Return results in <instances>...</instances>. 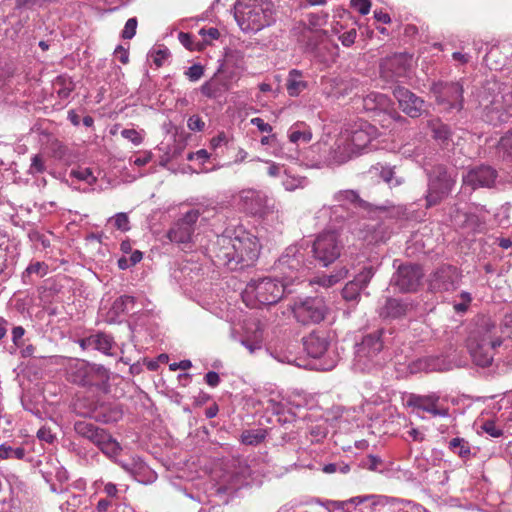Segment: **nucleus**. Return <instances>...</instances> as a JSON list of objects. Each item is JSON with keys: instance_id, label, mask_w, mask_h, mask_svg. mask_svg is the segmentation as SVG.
<instances>
[{"instance_id": "29", "label": "nucleus", "mask_w": 512, "mask_h": 512, "mask_svg": "<svg viewBox=\"0 0 512 512\" xmlns=\"http://www.w3.org/2000/svg\"><path fill=\"white\" fill-rule=\"evenodd\" d=\"M428 128L432 132L433 138L442 143L447 145L450 137H451V131L449 127L442 123L439 119H431L427 122Z\"/></svg>"}, {"instance_id": "53", "label": "nucleus", "mask_w": 512, "mask_h": 512, "mask_svg": "<svg viewBox=\"0 0 512 512\" xmlns=\"http://www.w3.org/2000/svg\"><path fill=\"white\" fill-rule=\"evenodd\" d=\"M199 33L203 36L206 43H210L212 40H216L220 36L218 29L214 27H210L208 29L202 28Z\"/></svg>"}, {"instance_id": "15", "label": "nucleus", "mask_w": 512, "mask_h": 512, "mask_svg": "<svg viewBox=\"0 0 512 512\" xmlns=\"http://www.w3.org/2000/svg\"><path fill=\"white\" fill-rule=\"evenodd\" d=\"M393 95L397 99L400 108L412 118L419 117L423 112L424 100L416 96L407 88L396 86Z\"/></svg>"}, {"instance_id": "7", "label": "nucleus", "mask_w": 512, "mask_h": 512, "mask_svg": "<svg viewBox=\"0 0 512 512\" xmlns=\"http://www.w3.org/2000/svg\"><path fill=\"white\" fill-rule=\"evenodd\" d=\"M341 249L338 234L335 231H325L316 237L309 251L316 260L327 267L340 256Z\"/></svg>"}, {"instance_id": "26", "label": "nucleus", "mask_w": 512, "mask_h": 512, "mask_svg": "<svg viewBox=\"0 0 512 512\" xmlns=\"http://www.w3.org/2000/svg\"><path fill=\"white\" fill-rule=\"evenodd\" d=\"M348 226L351 232L359 239L367 241L368 243L376 241V238L373 235L374 227L368 222V220L362 219L356 223L353 219H348Z\"/></svg>"}, {"instance_id": "38", "label": "nucleus", "mask_w": 512, "mask_h": 512, "mask_svg": "<svg viewBox=\"0 0 512 512\" xmlns=\"http://www.w3.org/2000/svg\"><path fill=\"white\" fill-rule=\"evenodd\" d=\"M94 366V369H101L103 371V377H102V373H94L93 376H92V382L89 384V386H96L100 389H106V387L108 386V383H109V380H110V375H109V371L103 367V366H100V365H93Z\"/></svg>"}, {"instance_id": "33", "label": "nucleus", "mask_w": 512, "mask_h": 512, "mask_svg": "<svg viewBox=\"0 0 512 512\" xmlns=\"http://www.w3.org/2000/svg\"><path fill=\"white\" fill-rule=\"evenodd\" d=\"M334 200L339 203V205L335 207L336 210L339 208L343 209L346 205L349 204L358 206L362 202L359 198V195L354 190L338 191L334 195Z\"/></svg>"}, {"instance_id": "3", "label": "nucleus", "mask_w": 512, "mask_h": 512, "mask_svg": "<svg viewBox=\"0 0 512 512\" xmlns=\"http://www.w3.org/2000/svg\"><path fill=\"white\" fill-rule=\"evenodd\" d=\"M289 285L281 281L264 277L252 279L242 292V299L246 306L255 308L258 305H273L282 299L285 293H290Z\"/></svg>"}, {"instance_id": "61", "label": "nucleus", "mask_w": 512, "mask_h": 512, "mask_svg": "<svg viewBox=\"0 0 512 512\" xmlns=\"http://www.w3.org/2000/svg\"><path fill=\"white\" fill-rule=\"evenodd\" d=\"M25 334V329L22 326H16L12 329V341L17 346L20 347L22 345V337Z\"/></svg>"}, {"instance_id": "1", "label": "nucleus", "mask_w": 512, "mask_h": 512, "mask_svg": "<svg viewBox=\"0 0 512 512\" xmlns=\"http://www.w3.org/2000/svg\"><path fill=\"white\" fill-rule=\"evenodd\" d=\"M260 244L253 235L242 232L234 237L217 236L213 245L215 262L230 270L242 269L252 265L259 256Z\"/></svg>"}, {"instance_id": "37", "label": "nucleus", "mask_w": 512, "mask_h": 512, "mask_svg": "<svg viewBox=\"0 0 512 512\" xmlns=\"http://www.w3.org/2000/svg\"><path fill=\"white\" fill-rule=\"evenodd\" d=\"M449 448L462 458H466L470 455V446L463 438H453L449 442Z\"/></svg>"}, {"instance_id": "11", "label": "nucleus", "mask_w": 512, "mask_h": 512, "mask_svg": "<svg viewBox=\"0 0 512 512\" xmlns=\"http://www.w3.org/2000/svg\"><path fill=\"white\" fill-rule=\"evenodd\" d=\"M341 133L348 138L349 143L358 154L378 135L377 128L367 121H358L345 128Z\"/></svg>"}, {"instance_id": "12", "label": "nucleus", "mask_w": 512, "mask_h": 512, "mask_svg": "<svg viewBox=\"0 0 512 512\" xmlns=\"http://www.w3.org/2000/svg\"><path fill=\"white\" fill-rule=\"evenodd\" d=\"M429 288L433 292H448L457 288L459 274L457 268L451 265L438 267L429 277Z\"/></svg>"}, {"instance_id": "23", "label": "nucleus", "mask_w": 512, "mask_h": 512, "mask_svg": "<svg viewBox=\"0 0 512 512\" xmlns=\"http://www.w3.org/2000/svg\"><path fill=\"white\" fill-rule=\"evenodd\" d=\"M95 444L105 455L112 458L119 454L121 446L110 434L104 429L100 428L95 440L92 442Z\"/></svg>"}, {"instance_id": "2", "label": "nucleus", "mask_w": 512, "mask_h": 512, "mask_svg": "<svg viewBox=\"0 0 512 512\" xmlns=\"http://www.w3.org/2000/svg\"><path fill=\"white\" fill-rule=\"evenodd\" d=\"M496 323L489 317H478L467 338V348L474 363L481 367L489 366L494 350L500 346L501 336Z\"/></svg>"}, {"instance_id": "27", "label": "nucleus", "mask_w": 512, "mask_h": 512, "mask_svg": "<svg viewBox=\"0 0 512 512\" xmlns=\"http://www.w3.org/2000/svg\"><path fill=\"white\" fill-rule=\"evenodd\" d=\"M288 138L294 144H307L312 140V131L303 122L293 124L288 130Z\"/></svg>"}, {"instance_id": "36", "label": "nucleus", "mask_w": 512, "mask_h": 512, "mask_svg": "<svg viewBox=\"0 0 512 512\" xmlns=\"http://www.w3.org/2000/svg\"><path fill=\"white\" fill-rule=\"evenodd\" d=\"M26 456V450L23 447H13L7 443L0 445V458L22 460Z\"/></svg>"}, {"instance_id": "6", "label": "nucleus", "mask_w": 512, "mask_h": 512, "mask_svg": "<svg viewBox=\"0 0 512 512\" xmlns=\"http://www.w3.org/2000/svg\"><path fill=\"white\" fill-rule=\"evenodd\" d=\"M457 173L454 169L436 166L428 173V190L426 205L432 207L441 203L451 193L456 183Z\"/></svg>"}, {"instance_id": "5", "label": "nucleus", "mask_w": 512, "mask_h": 512, "mask_svg": "<svg viewBox=\"0 0 512 512\" xmlns=\"http://www.w3.org/2000/svg\"><path fill=\"white\" fill-rule=\"evenodd\" d=\"M235 19L244 32H257L274 22V6L268 1L238 3Z\"/></svg>"}, {"instance_id": "21", "label": "nucleus", "mask_w": 512, "mask_h": 512, "mask_svg": "<svg viewBox=\"0 0 512 512\" xmlns=\"http://www.w3.org/2000/svg\"><path fill=\"white\" fill-rule=\"evenodd\" d=\"M245 209L254 215H261L267 208L268 199L266 195L256 190H245L241 194Z\"/></svg>"}, {"instance_id": "22", "label": "nucleus", "mask_w": 512, "mask_h": 512, "mask_svg": "<svg viewBox=\"0 0 512 512\" xmlns=\"http://www.w3.org/2000/svg\"><path fill=\"white\" fill-rule=\"evenodd\" d=\"M413 309V305L407 301L387 299L385 305L380 310V316L383 318L396 319L409 314Z\"/></svg>"}, {"instance_id": "16", "label": "nucleus", "mask_w": 512, "mask_h": 512, "mask_svg": "<svg viewBox=\"0 0 512 512\" xmlns=\"http://www.w3.org/2000/svg\"><path fill=\"white\" fill-rule=\"evenodd\" d=\"M67 379L81 386H89L92 382V376L94 373L103 374L101 369H94V366L84 360L75 359L69 362L67 366Z\"/></svg>"}, {"instance_id": "52", "label": "nucleus", "mask_w": 512, "mask_h": 512, "mask_svg": "<svg viewBox=\"0 0 512 512\" xmlns=\"http://www.w3.org/2000/svg\"><path fill=\"white\" fill-rule=\"evenodd\" d=\"M203 73H204L203 67L199 64H194L188 68V70L185 72V75L191 81H197L203 76Z\"/></svg>"}, {"instance_id": "20", "label": "nucleus", "mask_w": 512, "mask_h": 512, "mask_svg": "<svg viewBox=\"0 0 512 512\" xmlns=\"http://www.w3.org/2000/svg\"><path fill=\"white\" fill-rule=\"evenodd\" d=\"M356 155H358V153L351 146L348 138L340 132L330 149L326 161L329 165H341Z\"/></svg>"}, {"instance_id": "34", "label": "nucleus", "mask_w": 512, "mask_h": 512, "mask_svg": "<svg viewBox=\"0 0 512 512\" xmlns=\"http://www.w3.org/2000/svg\"><path fill=\"white\" fill-rule=\"evenodd\" d=\"M74 430L79 436L86 438L89 441L93 442L95 440V437L97 436V433L99 432L100 428L91 422H88L85 420H80V421L75 422Z\"/></svg>"}, {"instance_id": "18", "label": "nucleus", "mask_w": 512, "mask_h": 512, "mask_svg": "<svg viewBox=\"0 0 512 512\" xmlns=\"http://www.w3.org/2000/svg\"><path fill=\"white\" fill-rule=\"evenodd\" d=\"M497 177V172L490 166H479L470 169L463 175V185L469 186L472 190L479 187H491Z\"/></svg>"}, {"instance_id": "30", "label": "nucleus", "mask_w": 512, "mask_h": 512, "mask_svg": "<svg viewBox=\"0 0 512 512\" xmlns=\"http://www.w3.org/2000/svg\"><path fill=\"white\" fill-rule=\"evenodd\" d=\"M485 115L487 121L493 125H497L498 123L506 122L508 119V112L503 110L500 106V101L495 98L491 105L486 106Z\"/></svg>"}, {"instance_id": "39", "label": "nucleus", "mask_w": 512, "mask_h": 512, "mask_svg": "<svg viewBox=\"0 0 512 512\" xmlns=\"http://www.w3.org/2000/svg\"><path fill=\"white\" fill-rule=\"evenodd\" d=\"M70 176L80 181H84L89 185H93L97 181V178L93 175V172L89 168L73 169L70 172Z\"/></svg>"}, {"instance_id": "42", "label": "nucleus", "mask_w": 512, "mask_h": 512, "mask_svg": "<svg viewBox=\"0 0 512 512\" xmlns=\"http://www.w3.org/2000/svg\"><path fill=\"white\" fill-rule=\"evenodd\" d=\"M373 274V269L371 267L365 268L354 278V280H352V282L357 284L359 288L364 289L373 277Z\"/></svg>"}, {"instance_id": "13", "label": "nucleus", "mask_w": 512, "mask_h": 512, "mask_svg": "<svg viewBox=\"0 0 512 512\" xmlns=\"http://www.w3.org/2000/svg\"><path fill=\"white\" fill-rule=\"evenodd\" d=\"M381 331L365 336L356 349V361L361 369H369V362L382 350Z\"/></svg>"}, {"instance_id": "63", "label": "nucleus", "mask_w": 512, "mask_h": 512, "mask_svg": "<svg viewBox=\"0 0 512 512\" xmlns=\"http://www.w3.org/2000/svg\"><path fill=\"white\" fill-rule=\"evenodd\" d=\"M241 343L250 351V353H254L262 346L261 344H259L258 338L256 339V341H253L250 338L246 337L245 339L241 340Z\"/></svg>"}, {"instance_id": "9", "label": "nucleus", "mask_w": 512, "mask_h": 512, "mask_svg": "<svg viewBox=\"0 0 512 512\" xmlns=\"http://www.w3.org/2000/svg\"><path fill=\"white\" fill-rule=\"evenodd\" d=\"M201 215L199 209H191L178 218L167 231L170 242L178 245H189L193 241L195 225Z\"/></svg>"}, {"instance_id": "14", "label": "nucleus", "mask_w": 512, "mask_h": 512, "mask_svg": "<svg viewBox=\"0 0 512 512\" xmlns=\"http://www.w3.org/2000/svg\"><path fill=\"white\" fill-rule=\"evenodd\" d=\"M423 277L422 269L419 265L409 264L400 266L392 278V282L402 292L415 291L420 285Z\"/></svg>"}, {"instance_id": "8", "label": "nucleus", "mask_w": 512, "mask_h": 512, "mask_svg": "<svg viewBox=\"0 0 512 512\" xmlns=\"http://www.w3.org/2000/svg\"><path fill=\"white\" fill-rule=\"evenodd\" d=\"M436 103L446 111H460L463 108V86L459 82L439 81L430 89Z\"/></svg>"}, {"instance_id": "56", "label": "nucleus", "mask_w": 512, "mask_h": 512, "mask_svg": "<svg viewBox=\"0 0 512 512\" xmlns=\"http://www.w3.org/2000/svg\"><path fill=\"white\" fill-rule=\"evenodd\" d=\"M250 123H251L253 126L257 127V128H258V130H259L260 132H265V133H270V132H272V126H271L269 123L265 122V121H264L262 118H260V117L252 118V119L250 120Z\"/></svg>"}, {"instance_id": "46", "label": "nucleus", "mask_w": 512, "mask_h": 512, "mask_svg": "<svg viewBox=\"0 0 512 512\" xmlns=\"http://www.w3.org/2000/svg\"><path fill=\"white\" fill-rule=\"evenodd\" d=\"M460 298V302H454L453 308L457 313H464L467 311L472 298L468 292H462Z\"/></svg>"}, {"instance_id": "55", "label": "nucleus", "mask_w": 512, "mask_h": 512, "mask_svg": "<svg viewBox=\"0 0 512 512\" xmlns=\"http://www.w3.org/2000/svg\"><path fill=\"white\" fill-rule=\"evenodd\" d=\"M25 273L28 275L35 273L39 276H43L46 274V267L41 262H35V263L30 264L26 268Z\"/></svg>"}, {"instance_id": "48", "label": "nucleus", "mask_w": 512, "mask_h": 512, "mask_svg": "<svg viewBox=\"0 0 512 512\" xmlns=\"http://www.w3.org/2000/svg\"><path fill=\"white\" fill-rule=\"evenodd\" d=\"M137 19L129 18L122 31V37L124 39H132L136 34Z\"/></svg>"}, {"instance_id": "25", "label": "nucleus", "mask_w": 512, "mask_h": 512, "mask_svg": "<svg viewBox=\"0 0 512 512\" xmlns=\"http://www.w3.org/2000/svg\"><path fill=\"white\" fill-rule=\"evenodd\" d=\"M285 85L290 97H297L308 88V82L304 79L302 71L297 69L289 71Z\"/></svg>"}, {"instance_id": "60", "label": "nucleus", "mask_w": 512, "mask_h": 512, "mask_svg": "<svg viewBox=\"0 0 512 512\" xmlns=\"http://www.w3.org/2000/svg\"><path fill=\"white\" fill-rule=\"evenodd\" d=\"M264 439L262 434L246 433L242 435V441L248 445H256Z\"/></svg>"}, {"instance_id": "62", "label": "nucleus", "mask_w": 512, "mask_h": 512, "mask_svg": "<svg viewBox=\"0 0 512 512\" xmlns=\"http://www.w3.org/2000/svg\"><path fill=\"white\" fill-rule=\"evenodd\" d=\"M209 158V153L205 149H200L196 152L189 153L187 156V159L192 160H199L201 163H204Z\"/></svg>"}, {"instance_id": "54", "label": "nucleus", "mask_w": 512, "mask_h": 512, "mask_svg": "<svg viewBox=\"0 0 512 512\" xmlns=\"http://www.w3.org/2000/svg\"><path fill=\"white\" fill-rule=\"evenodd\" d=\"M356 36H357L356 30L351 29L347 32H344L342 35H340L339 40L341 41V43L344 46L349 47L352 44H354Z\"/></svg>"}, {"instance_id": "58", "label": "nucleus", "mask_w": 512, "mask_h": 512, "mask_svg": "<svg viewBox=\"0 0 512 512\" xmlns=\"http://www.w3.org/2000/svg\"><path fill=\"white\" fill-rule=\"evenodd\" d=\"M187 126L192 131H202L205 123L199 116H191L187 121Z\"/></svg>"}, {"instance_id": "35", "label": "nucleus", "mask_w": 512, "mask_h": 512, "mask_svg": "<svg viewBox=\"0 0 512 512\" xmlns=\"http://www.w3.org/2000/svg\"><path fill=\"white\" fill-rule=\"evenodd\" d=\"M93 343H94V350H98L106 355L112 354V348L114 345L113 339L111 336L104 334V333H98L93 335Z\"/></svg>"}, {"instance_id": "41", "label": "nucleus", "mask_w": 512, "mask_h": 512, "mask_svg": "<svg viewBox=\"0 0 512 512\" xmlns=\"http://www.w3.org/2000/svg\"><path fill=\"white\" fill-rule=\"evenodd\" d=\"M361 290L362 289L359 288L357 284L350 281L342 290L343 298L348 301H356L360 295Z\"/></svg>"}, {"instance_id": "4", "label": "nucleus", "mask_w": 512, "mask_h": 512, "mask_svg": "<svg viewBox=\"0 0 512 512\" xmlns=\"http://www.w3.org/2000/svg\"><path fill=\"white\" fill-rule=\"evenodd\" d=\"M309 248L310 242L302 241L286 248L285 253L279 258L276 268L289 286L304 277L312 264Z\"/></svg>"}, {"instance_id": "49", "label": "nucleus", "mask_w": 512, "mask_h": 512, "mask_svg": "<svg viewBox=\"0 0 512 512\" xmlns=\"http://www.w3.org/2000/svg\"><path fill=\"white\" fill-rule=\"evenodd\" d=\"M123 138L131 141L134 145H140L143 141L141 134L135 129H124L121 132Z\"/></svg>"}, {"instance_id": "59", "label": "nucleus", "mask_w": 512, "mask_h": 512, "mask_svg": "<svg viewBox=\"0 0 512 512\" xmlns=\"http://www.w3.org/2000/svg\"><path fill=\"white\" fill-rule=\"evenodd\" d=\"M139 477L142 479V481H139V482L144 483V484L152 483L157 479L156 473L151 471L146 464H145V469L141 470Z\"/></svg>"}, {"instance_id": "24", "label": "nucleus", "mask_w": 512, "mask_h": 512, "mask_svg": "<svg viewBox=\"0 0 512 512\" xmlns=\"http://www.w3.org/2000/svg\"><path fill=\"white\" fill-rule=\"evenodd\" d=\"M304 347L309 356L319 358L326 352L328 341L324 336L313 332L304 338Z\"/></svg>"}, {"instance_id": "31", "label": "nucleus", "mask_w": 512, "mask_h": 512, "mask_svg": "<svg viewBox=\"0 0 512 512\" xmlns=\"http://www.w3.org/2000/svg\"><path fill=\"white\" fill-rule=\"evenodd\" d=\"M348 270L345 267H341L340 269L336 270L331 275H321L315 277L313 280L310 281V284H318L320 286H323L325 288H329L343 280L347 277Z\"/></svg>"}, {"instance_id": "51", "label": "nucleus", "mask_w": 512, "mask_h": 512, "mask_svg": "<svg viewBox=\"0 0 512 512\" xmlns=\"http://www.w3.org/2000/svg\"><path fill=\"white\" fill-rule=\"evenodd\" d=\"M351 6L362 15H367L371 8L369 0H351Z\"/></svg>"}, {"instance_id": "17", "label": "nucleus", "mask_w": 512, "mask_h": 512, "mask_svg": "<svg viewBox=\"0 0 512 512\" xmlns=\"http://www.w3.org/2000/svg\"><path fill=\"white\" fill-rule=\"evenodd\" d=\"M439 395L432 393L429 395L410 394L406 400L408 407L419 409L430 413L433 416L447 417L449 415L447 408H439Z\"/></svg>"}, {"instance_id": "44", "label": "nucleus", "mask_w": 512, "mask_h": 512, "mask_svg": "<svg viewBox=\"0 0 512 512\" xmlns=\"http://www.w3.org/2000/svg\"><path fill=\"white\" fill-rule=\"evenodd\" d=\"M394 170L390 167H382L380 177L391 186H398L402 183L401 179L394 177Z\"/></svg>"}, {"instance_id": "47", "label": "nucleus", "mask_w": 512, "mask_h": 512, "mask_svg": "<svg viewBox=\"0 0 512 512\" xmlns=\"http://www.w3.org/2000/svg\"><path fill=\"white\" fill-rule=\"evenodd\" d=\"M482 429L485 433L494 438H498L503 435V430L497 427L495 422L492 420L485 421L482 425Z\"/></svg>"}, {"instance_id": "50", "label": "nucleus", "mask_w": 512, "mask_h": 512, "mask_svg": "<svg viewBox=\"0 0 512 512\" xmlns=\"http://www.w3.org/2000/svg\"><path fill=\"white\" fill-rule=\"evenodd\" d=\"M37 438L40 441L51 444L55 441L56 436L49 427L43 426L37 431Z\"/></svg>"}, {"instance_id": "10", "label": "nucleus", "mask_w": 512, "mask_h": 512, "mask_svg": "<svg viewBox=\"0 0 512 512\" xmlns=\"http://www.w3.org/2000/svg\"><path fill=\"white\" fill-rule=\"evenodd\" d=\"M292 311L298 322L307 325L321 322L325 318L327 308L323 299L307 297L296 301Z\"/></svg>"}, {"instance_id": "43", "label": "nucleus", "mask_w": 512, "mask_h": 512, "mask_svg": "<svg viewBox=\"0 0 512 512\" xmlns=\"http://www.w3.org/2000/svg\"><path fill=\"white\" fill-rule=\"evenodd\" d=\"M133 303L134 298L132 296H121L114 301L112 309L115 311V313L125 312V310L128 308V305Z\"/></svg>"}, {"instance_id": "57", "label": "nucleus", "mask_w": 512, "mask_h": 512, "mask_svg": "<svg viewBox=\"0 0 512 512\" xmlns=\"http://www.w3.org/2000/svg\"><path fill=\"white\" fill-rule=\"evenodd\" d=\"M170 53L168 49H159L154 52L153 62L157 67H161L164 61L169 57Z\"/></svg>"}, {"instance_id": "40", "label": "nucleus", "mask_w": 512, "mask_h": 512, "mask_svg": "<svg viewBox=\"0 0 512 512\" xmlns=\"http://www.w3.org/2000/svg\"><path fill=\"white\" fill-rule=\"evenodd\" d=\"M46 170L45 159L41 154H36L31 158V164L28 169V174L35 176L43 173Z\"/></svg>"}, {"instance_id": "28", "label": "nucleus", "mask_w": 512, "mask_h": 512, "mask_svg": "<svg viewBox=\"0 0 512 512\" xmlns=\"http://www.w3.org/2000/svg\"><path fill=\"white\" fill-rule=\"evenodd\" d=\"M495 157L503 162H512V128L499 139L495 147Z\"/></svg>"}, {"instance_id": "64", "label": "nucleus", "mask_w": 512, "mask_h": 512, "mask_svg": "<svg viewBox=\"0 0 512 512\" xmlns=\"http://www.w3.org/2000/svg\"><path fill=\"white\" fill-rule=\"evenodd\" d=\"M283 186L287 191H293L299 186H301V180L293 177H287L283 181Z\"/></svg>"}, {"instance_id": "19", "label": "nucleus", "mask_w": 512, "mask_h": 512, "mask_svg": "<svg viewBox=\"0 0 512 512\" xmlns=\"http://www.w3.org/2000/svg\"><path fill=\"white\" fill-rule=\"evenodd\" d=\"M408 369L411 373L420 372H442L451 369L450 361L441 355L424 356L409 363Z\"/></svg>"}, {"instance_id": "32", "label": "nucleus", "mask_w": 512, "mask_h": 512, "mask_svg": "<svg viewBox=\"0 0 512 512\" xmlns=\"http://www.w3.org/2000/svg\"><path fill=\"white\" fill-rule=\"evenodd\" d=\"M117 464L136 481H142L139 477L141 470L145 469V463L138 457H132L129 461H117Z\"/></svg>"}, {"instance_id": "45", "label": "nucleus", "mask_w": 512, "mask_h": 512, "mask_svg": "<svg viewBox=\"0 0 512 512\" xmlns=\"http://www.w3.org/2000/svg\"><path fill=\"white\" fill-rule=\"evenodd\" d=\"M114 222V226L121 231H128L129 227V218L126 213H117L114 217L111 218Z\"/></svg>"}]
</instances>
